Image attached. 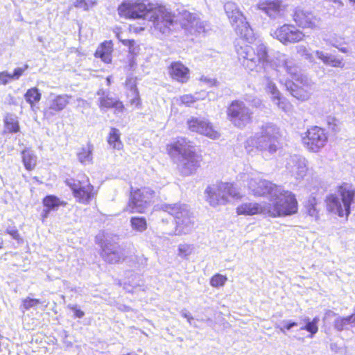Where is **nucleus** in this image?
<instances>
[{
	"label": "nucleus",
	"instance_id": "57",
	"mask_svg": "<svg viewBox=\"0 0 355 355\" xmlns=\"http://www.w3.org/2000/svg\"><path fill=\"white\" fill-rule=\"evenodd\" d=\"M7 232L10 236H12L13 239H19V234L18 233V231L15 227L8 229Z\"/></svg>",
	"mask_w": 355,
	"mask_h": 355
},
{
	"label": "nucleus",
	"instance_id": "2",
	"mask_svg": "<svg viewBox=\"0 0 355 355\" xmlns=\"http://www.w3.org/2000/svg\"><path fill=\"white\" fill-rule=\"evenodd\" d=\"M247 187L250 193L255 196L270 195L269 203L281 200V207L295 213L297 211V202L295 196L281 186L256 175L248 178Z\"/></svg>",
	"mask_w": 355,
	"mask_h": 355
},
{
	"label": "nucleus",
	"instance_id": "33",
	"mask_svg": "<svg viewBox=\"0 0 355 355\" xmlns=\"http://www.w3.org/2000/svg\"><path fill=\"white\" fill-rule=\"evenodd\" d=\"M21 155L23 163L26 169L28 171L33 170L36 166L37 157L31 150L28 149L24 150L21 153Z\"/></svg>",
	"mask_w": 355,
	"mask_h": 355
},
{
	"label": "nucleus",
	"instance_id": "45",
	"mask_svg": "<svg viewBox=\"0 0 355 355\" xmlns=\"http://www.w3.org/2000/svg\"><path fill=\"white\" fill-rule=\"evenodd\" d=\"M297 53L303 57L305 60L309 62H314V57L309 50L304 45H298L296 46Z\"/></svg>",
	"mask_w": 355,
	"mask_h": 355
},
{
	"label": "nucleus",
	"instance_id": "14",
	"mask_svg": "<svg viewBox=\"0 0 355 355\" xmlns=\"http://www.w3.org/2000/svg\"><path fill=\"white\" fill-rule=\"evenodd\" d=\"M201 157L195 150L188 151L187 153L179 157L178 168L184 176L193 174L200 167Z\"/></svg>",
	"mask_w": 355,
	"mask_h": 355
},
{
	"label": "nucleus",
	"instance_id": "58",
	"mask_svg": "<svg viewBox=\"0 0 355 355\" xmlns=\"http://www.w3.org/2000/svg\"><path fill=\"white\" fill-rule=\"evenodd\" d=\"M181 315L187 319V321L190 324H192L191 321L193 320V318L190 315V313L187 310H182Z\"/></svg>",
	"mask_w": 355,
	"mask_h": 355
},
{
	"label": "nucleus",
	"instance_id": "25",
	"mask_svg": "<svg viewBox=\"0 0 355 355\" xmlns=\"http://www.w3.org/2000/svg\"><path fill=\"white\" fill-rule=\"evenodd\" d=\"M71 98V96L67 94L54 96L51 94L48 108L55 112L62 111L69 104Z\"/></svg>",
	"mask_w": 355,
	"mask_h": 355
},
{
	"label": "nucleus",
	"instance_id": "8",
	"mask_svg": "<svg viewBox=\"0 0 355 355\" xmlns=\"http://www.w3.org/2000/svg\"><path fill=\"white\" fill-rule=\"evenodd\" d=\"M205 194L207 201L212 207L225 205L230 198L240 199L242 197L232 183L223 182L209 186L205 190Z\"/></svg>",
	"mask_w": 355,
	"mask_h": 355
},
{
	"label": "nucleus",
	"instance_id": "60",
	"mask_svg": "<svg viewBox=\"0 0 355 355\" xmlns=\"http://www.w3.org/2000/svg\"><path fill=\"white\" fill-rule=\"evenodd\" d=\"M51 211V209H49V208H46V209H43L42 214H41L43 220H44L45 218H46L49 216V214Z\"/></svg>",
	"mask_w": 355,
	"mask_h": 355
},
{
	"label": "nucleus",
	"instance_id": "42",
	"mask_svg": "<svg viewBox=\"0 0 355 355\" xmlns=\"http://www.w3.org/2000/svg\"><path fill=\"white\" fill-rule=\"evenodd\" d=\"M266 89L272 94V99H276L280 96V92L272 80L268 76H265Z\"/></svg>",
	"mask_w": 355,
	"mask_h": 355
},
{
	"label": "nucleus",
	"instance_id": "46",
	"mask_svg": "<svg viewBox=\"0 0 355 355\" xmlns=\"http://www.w3.org/2000/svg\"><path fill=\"white\" fill-rule=\"evenodd\" d=\"M193 246L190 244H180L178 246V256L187 259L193 251Z\"/></svg>",
	"mask_w": 355,
	"mask_h": 355
},
{
	"label": "nucleus",
	"instance_id": "63",
	"mask_svg": "<svg viewBox=\"0 0 355 355\" xmlns=\"http://www.w3.org/2000/svg\"><path fill=\"white\" fill-rule=\"evenodd\" d=\"M96 94L99 96V97L106 96V95H108V94L103 89H98L96 92Z\"/></svg>",
	"mask_w": 355,
	"mask_h": 355
},
{
	"label": "nucleus",
	"instance_id": "29",
	"mask_svg": "<svg viewBox=\"0 0 355 355\" xmlns=\"http://www.w3.org/2000/svg\"><path fill=\"white\" fill-rule=\"evenodd\" d=\"M224 9L231 24H234L237 20L243 19V15L239 10L237 5L235 3L232 1L225 3L224 5Z\"/></svg>",
	"mask_w": 355,
	"mask_h": 355
},
{
	"label": "nucleus",
	"instance_id": "21",
	"mask_svg": "<svg viewBox=\"0 0 355 355\" xmlns=\"http://www.w3.org/2000/svg\"><path fill=\"white\" fill-rule=\"evenodd\" d=\"M274 65L276 67V71H279L282 69L285 71L288 74L294 73L297 66L291 58L282 53H277L275 56Z\"/></svg>",
	"mask_w": 355,
	"mask_h": 355
},
{
	"label": "nucleus",
	"instance_id": "40",
	"mask_svg": "<svg viewBox=\"0 0 355 355\" xmlns=\"http://www.w3.org/2000/svg\"><path fill=\"white\" fill-rule=\"evenodd\" d=\"M26 101L33 106L35 103L40 101L41 98V93L36 87H33L27 90L24 95Z\"/></svg>",
	"mask_w": 355,
	"mask_h": 355
},
{
	"label": "nucleus",
	"instance_id": "47",
	"mask_svg": "<svg viewBox=\"0 0 355 355\" xmlns=\"http://www.w3.org/2000/svg\"><path fill=\"white\" fill-rule=\"evenodd\" d=\"M316 200L313 197L309 198L305 207L306 209L307 214L311 216H317L318 211L315 208Z\"/></svg>",
	"mask_w": 355,
	"mask_h": 355
},
{
	"label": "nucleus",
	"instance_id": "7",
	"mask_svg": "<svg viewBox=\"0 0 355 355\" xmlns=\"http://www.w3.org/2000/svg\"><path fill=\"white\" fill-rule=\"evenodd\" d=\"M238 214L252 216L255 214L268 215L270 217H282L290 216L295 212L290 211L284 207H281V200L274 202H245L236 209Z\"/></svg>",
	"mask_w": 355,
	"mask_h": 355
},
{
	"label": "nucleus",
	"instance_id": "4",
	"mask_svg": "<svg viewBox=\"0 0 355 355\" xmlns=\"http://www.w3.org/2000/svg\"><path fill=\"white\" fill-rule=\"evenodd\" d=\"M236 53L243 67L250 71L261 73L273 66L269 59L268 47L264 44L241 46L236 48Z\"/></svg>",
	"mask_w": 355,
	"mask_h": 355
},
{
	"label": "nucleus",
	"instance_id": "50",
	"mask_svg": "<svg viewBox=\"0 0 355 355\" xmlns=\"http://www.w3.org/2000/svg\"><path fill=\"white\" fill-rule=\"evenodd\" d=\"M128 96H132V98L130 100L131 105H135L136 107H139L141 105V100L139 98V94L138 90H133V93L128 94Z\"/></svg>",
	"mask_w": 355,
	"mask_h": 355
},
{
	"label": "nucleus",
	"instance_id": "61",
	"mask_svg": "<svg viewBox=\"0 0 355 355\" xmlns=\"http://www.w3.org/2000/svg\"><path fill=\"white\" fill-rule=\"evenodd\" d=\"M337 314L335 313L334 311H331V310H328L326 313H325V315H324V320L328 318H330V317H332V316H336Z\"/></svg>",
	"mask_w": 355,
	"mask_h": 355
},
{
	"label": "nucleus",
	"instance_id": "51",
	"mask_svg": "<svg viewBox=\"0 0 355 355\" xmlns=\"http://www.w3.org/2000/svg\"><path fill=\"white\" fill-rule=\"evenodd\" d=\"M274 103L278 106V107L284 111H286L288 107V103L284 101V99L282 98L281 96L277 98L276 99H273Z\"/></svg>",
	"mask_w": 355,
	"mask_h": 355
},
{
	"label": "nucleus",
	"instance_id": "34",
	"mask_svg": "<svg viewBox=\"0 0 355 355\" xmlns=\"http://www.w3.org/2000/svg\"><path fill=\"white\" fill-rule=\"evenodd\" d=\"M92 150L93 148L89 145L86 148H82L77 153L78 161L84 165L91 164L92 162Z\"/></svg>",
	"mask_w": 355,
	"mask_h": 355
},
{
	"label": "nucleus",
	"instance_id": "39",
	"mask_svg": "<svg viewBox=\"0 0 355 355\" xmlns=\"http://www.w3.org/2000/svg\"><path fill=\"white\" fill-rule=\"evenodd\" d=\"M130 224L132 230L139 232H143L147 229V223L144 217H132Z\"/></svg>",
	"mask_w": 355,
	"mask_h": 355
},
{
	"label": "nucleus",
	"instance_id": "27",
	"mask_svg": "<svg viewBox=\"0 0 355 355\" xmlns=\"http://www.w3.org/2000/svg\"><path fill=\"white\" fill-rule=\"evenodd\" d=\"M290 76L296 82L295 83L297 84L299 87L313 91L314 83L306 75L302 73L299 71L297 67L294 71V73H291Z\"/></svg>",
	"mask_w": 355,
	"mask_h": 355
},
{
	"label": "nucleus",
	"instance_id": "64",
	"mask_svg": "<svg viewBox=\"0 0 355 355\" xmlns=\"http://www.w3.org/2000/svg\"><path fill=\"white\" fill-rule=\"evenodd\" d=\"M334 2L335 3H336L337 5H338L339 6H343V3L340 0H334Z\"/></svg>",
	"mask_w": 355,
	"mask_h": 355
},
{
	"label": "nucleus",
	"instance_id": "54",
	"mask_svg": "<svg viewBox=\"0 0 355 355\" xmlns=\"http://www.w3.org/2000/svg\"><path fill=\"white\" fill-rule=\"evenodd\" d=\"M181 102L187 105L196 101V98L192 95H183L180 97Z\"/></svg>",
	"mask_w": 355,
	"mask_h": 355
},
{
	"label": "nucleus",
	"instance_id": "44",
	"mask_svg": "<svg viewBox=\"0 0 355 355\" xmlns=\"http://www.w3.org/2000/svg\"><path fill=\"white\" fill-rule=\"evenodd\" d=\"M96 4V0H76L73 6L77 8H81L85 11L89 10L91 8Z\"/></svg>",
	"mask_w": 355,
	"mask_h": 355
},
{
	"label": "nucleus",
	"instance_id": "15",
	"mask_svg": "<svg viewBox=\"0 0 355 355\" xmlns=\"http://www.w3.org/2000/svg\"><path fill=\"white\" fill-rule=\"evenodd\" d=\"M293 19L296 24L301 28H318L321 24L320 18L312 12L301 8H295L293 13Z\"/></svg>",
	"mask_w": 355,
	"mask_h": 355
},
{
	"label": "nucleus",
	"instance_id": "28",
	"mask_svg": "<svg viewBox=\"0 0 355 355\" xmlns=\"http://www.w3.org/2000/svg\"><path fill=\"white\" fill-rule=\"evenodd\" d=\"M355 325V311L354 313L347 317L337 316L334 321V327L338 331L348 329V327Z\"/></svg>",
	"mask_w": 355,
	"mask_h": 355
},
{
	"label": "nucleus",
	"instance_id": "48",
	"mask_svg": "<svg viewBox=\"0 0 355 355\" xmlns=\"http://www.w3.org/2000/svg\"><path fill=\"white\" fill-rule=\"evenodd\" d=\"M227 278L220 274H216L214 275L210 279V284L213 287H219L225 284Z\"/></svg>",
	"mask_w": 355,
	"mask_h": 355
},
{
	"label": "nucleus",
	"instance_id": "38",
	"mask_svg": "<svg viewBox=\"0 0 355 355\" xmlns=\"http://www.w3.org/2000/svg\"><path fill=\"white\" fill-rule=\"evenodd\" d=\"M303 321L306 324L304 326L302 327L300 329L306 330L309 332L311 334L309 336V338H312L318 331V324L319 318L315 317L311 321L309 320V318H305Z\"/></svg>",
	"mask_w": 355,
	"mask_h": 355
},
{
	"label": "nucleus",
	"instance_id": "31",
	"mask_svg": "<svg viewBox=\"0 0 355 355\" xmlns=\"http://www.w3.org/2000/svg\"><path fill=\"white\" fill-rule=\"evenodd\" d=\"M112 51V45L111 42H103L96 49L95 56L100 58L102 61L105 63L111 62V53Z\"/></svg>",
	"mask_w": 355,
	"mask_h": 355
},
{
	"label": "nucleus",
	"instance_id": "22",
	"mask_svg": "<svg viewBox=\"0 0 355 355\" xmlns=\"http://www.w3.org/2000/svg\"><path fill=\"white\" fill-rule=\"evenodd\" d=\"M315 54L316 57L327 66L336 68H343L345 66L343 58L319 50L315 51Z\"/></svg>",
	"mask_w": 355,
	"mask_h": 355
},
{
	"label": "nucleus",
	"instance_id": "18",
	"mask_svg": "<svg viewBox=\"0 0 355 355\" xmlns=\"http://www.w3.org/2000/svg\"><path fill=\"white\" fill-rule=\"evenodd\" d=\"M257 7L271 19H277L284 15V7L280 0H266L260 1Z\"/></svg>",
	"mask_w": 355,
	"mask_h": 355
},
{
	"label": "nucleus",
	"instance_id": "10",
	"mask_svg": "<svg viewBox=\"0 0 355 355\" xmlns=\"http://www.w3.org/2000/svg\"><path fill=\"white\" fill-rule=\"evenodd\" d=\"M65 182L72 190L73 196L79 202L89 203L94 196V187L90 184L87 177L82 175H79V179H67Z\"/></svg>",
	"mask_w": 355,
	"mask_h": 355
},
{
	"label": "nucleus",
	"instance_id": "35",
	"mask_svg": "<svg viewBox=\"0 0 355 355\" xmlns=\"http://www.w3.org/2000/svg\"><path fill=\"white\" fill-rule=\"evenodd\" d=\"M108 144L114 149H121L123 146L122 142L120 140V132L115 128H112L109 133Z\"/></svg>",
	"mask_w": 355,
	"mask_h": 355
},
{
	"label": "nucleus",
	"instance_id": "20",
	"mask_svg": "<svg viewBox=\"0 0 355 355\" xmlns=\"http://www.w3.org/2000/svg\"><path fill=\"white\" fill-rule=\"evenodd\" d=\"M170 76L179 83H187L189 78V69L181 62H173L168 67Z\"/></svg>",
	"mask_w": 355,
	"mask_h": 355
},
{
	"label": "nucleus",
	"instance_id": "32",
	"mask_svg": "<svg viewBox=\"0 0 355 355\" xmlns=\"http://www.w3.org/2000/svg\"><path fill=\"white\" fill-rule=\"evenodd\" d=\"M173 148L176 151L180 156L183 155L194 150L193 147L191 145L190 141L185 138H179L173 144Z\"/></svg>",
	"mask_w": 355,
	"mask_h": 355
},
{
	"label": "nucleus",
	"instance_id": "12",
	"mask_svg": "<svg viewBox=\"0 0 355 355\" xmlns=\"http://www.w3.org/2000/svg\"><path fill=\"white\" fill-rule=\"evenodd\" d=\"M327 141L324 130L318 126L309 129L303 138V143L312 152H318L323 148Z\"/></svg>",
	"mask_w": 355,
	"mask_h": 355
},
{
	"label": "nucleus",
	"instance_id": "1",
	"mask_svg": "<svg viewBox=\"0 0 355 355\" xmlns=\"http://www.w3.org/2000/svg\"><path fill=\"white\" fill-rule=\"evenodd\" d=\"M118 12L120 16L132 19H149L154 27L162 34H167L171 27L178 21L177 17L165 6H156L148 0L123 3Z\"/></svg>",
	"mask_w": 355,
	"mask_h": 355
},
{
	"label": "nucleus",
	"instance_id": "17",
	"mask_svg": "<svg viewBox=\"0 0 355 355\" xmlns=\"http://www.w3.org/2000/svg\"><path fill=\"white\" fill-rule=\"evenodd\" d=\"M286 168L291 175L296 180L304 178L308 170L306 159L297 155L290 156L287 159Z\"/></svg>",
	"mask_w": 355,
	"mask_h": 355
},
{
	"label": "nucleus",
	"instance_id": "53",
	"mask_svg": "<svg viewBox=\"0 0 355 355\" xmlns=\"http://www.w3.org/2000/svg\"><path fill=\"white\" fill-rule=\"evenodd\" d=\"M125 86L130 90V94L133 93V90L135 89L138 90L136 86L135 80L132 78H127L125 81Z\"/></svg>",
	"mask_w": 355,
	"mask_h": 355
},
{
	"label": "nucleus",
	"instance_id": "37",
	"mask_svg": "<svg viewBox=\"0 0 355 355\" xmlns=\"http://www.w3.org/2000/svg\"><path fill=\"white\" fill-rule=\"evenodd\" d=\"M44 206L51 210H56L60 206H65L67 202L61 201L55 196H47L43 200Z\"/></svg>",
	"mask_w": 355,
	"mask_h": 355
},
{
	"label": "nucleus",
	"instance_id": "9",
	"mask_svg": "<svg viewBox=\"0 0 355 355\" xmlns=\"http://www.w3.org/2000/svg\"><path fill=\"white\" fill-rule=\"evenodd\" d=\"M227 118L236 127L243 128L251 123L252 112L241 101H233L227 107Z\"/></svg>",
	"mask_w": 355,
	"mask_h": 355
},
{
	"label": "nucleus",
	"instance_id": "24",
	"mask_svg": "<svg viewBox=\"0 0 355 355\" xmlns=\"http://www.w3.org/2000/svg\"><path fill=\"white\" fill-rule=\"evenodd\" d=\"M285 87L293 96L302 101L308 100L312 93V91L299 87L293 81H286Z\"/></svg>",
	"mask_w": 355,
	"mask_h": 355
},
{
	"label": "nucleus",
	"instance_id": "55",
	"mask_svg": "<svg viewBox=\"0 0 355 355\" xmlns=\"http://www.w3.org/2000/svg\"><path fill=\"white\" fill-rule=\"evenodd\" d=\"M68 306L73 311L76 318H82L85 315V313L80 309H78L76 305L69 304Z\"/></svg>",
	"mask_w": 355,
	"mask_h": 355
},
{
	"label": "nucleus",
	"instance_id": "52",
	"mask_svg": "<svg viewBox=\"0 0 355 355\" xmlns=\"http://www.w3.org/2000/svg\"><path fill=\"white\" fill-rule=\"evenodd\" d=\"M12 80L10 77V73L7 71L0 73V85H6L10 80Z\"/></svg>",
	"mask_w": 355,
	"mask_h": 355
},
{
	"label": "nucleus",
	"instance_id": "30",
	"mask_svg": "<svg viewBox=\"0 0 355 355\" xmlns=\"http://www.w3.org/2000/svg\"><path fill=\"white\" fill-rule=\"evenodd\" d=\"M183 16L186 21L182 22L181 24L182 27L186 29H189V28H192L193 26H196V31L198 33H205L206 28L203 24V22H200L196 19V18L188 12H184L183 13Z\"/></svg>",
	"mask_w": 355,
	"mask_h": 355
},
{
	"label": "nucleus",
	"instance_id": "26",
	"mask_svg": "<svg viewBox=\"0 0 355 355\" xmlns=\"http://www.w3.org/2000/svg\"><path fill=\"white\" fill-rule=\"evenodd\" d=\"M234 27L237 35L249 40L253 35L252 29L250 28L249 24L245 21V17L243 15L242 20H237L234 24H231Z\"/></svg>",
	"mask_w": 355,
	"mask_h": 355
},
{
	"label": "nucleus",
	"instance_id": "49",
	"mask_svg": "<svg viewBox=\"0 0 355 355\" xmlns=\"http://www.w3.org/2000/svg\"><path fill=\"white\" fill-rule=\"evenodd\" d=\"M28 68L27 64H25L24 67H18L14 70L13 73H10V77L12 80H18L23 73Z\"/></svg>",
	"mask_w": 355,
	"mask_h": 355
},
{
	"label": "nucleus",
	"instance_id": "16",
	"mask_svg": "<svg viewBox=\"0 0 355 355\" xmlns=\"http://www.w3.org/2000/svg\"><path fill=\"white\" fill-rule=\"evenodd\" d=\"M189 129L192 132H196L205 135L211 139L219 137V133L214 130L213 125L203 118L191 117L187 121Z\"/></svg>",
	"mask_w": 355,
	"mask_h": 355
},
{
	"label": "nucleus",
	"instance_id": "5",
	"mask_svg": "<svg viewBox=\"0 0 355 355\" xmlns=\"http://www.w3.org/2000/svg\"><path fill=\"white\" fill-rule=\"evenodd\" d=\"M355 196V189L352 184L343 183L337 193L330 194L326 197L325 202L327 210L340 217H348L351 213V205Z\"/></svg>",
	"mask_w": 355,
	"mask_h": 355
},
{
	"label": "nucleus",
	"instance_id": "13",
	"mask_svg": "<svg viewBox=\"0 0 355 355\" xmlns=\"http://www.w3.org/2000/svg\"><path fill=\"white\" fill-rule=\"evenodd\" d=\"M273 36L282 44H288L302 40L305 35L294 25L286 24L278 28L274 32Z\"/></svg>",
	"mask_w": 355,
	"mask_h": 355
},
{
	"label": "nucleus",
	"instance_id": "6",
	"mask_svg": "<svg viewBox=\"0 0 355 355\" xmlns=\"http://www.w3.org/2000/svg\"><path fill=\"white\" fill-rule=\"evenodd\" d=\"M163 211L173 216L175 221V234L181 235L190 233L195 226V217L186 204H164Z\"/></svg>",
	"mask_w": 355,
	"mask_h": 355
},
{
	"label": "nucleus",
	"instance_id": "56",
	"mask_svg": "<svg viewBox=\"0 0 355 355\" xmlns=\"http://www.w3.org/2000/svg\"><path fill=\"white\" fill-rule=\"evenodd\" d=\"M284 327L280 328L281 331L284 333H285L284 329L290 330L291 328L296 327L297 325V322L292 321H284Z\"/></svg>",
	"mask_w": 355,
	"mask_h": 355
},
{
	"label": "nucleus",
	"instance_id": "3",
	"mask_svg": "<svg viewBox=\"0 0 355 355\" xmlns=\"http://www.w3.org/2000/svg\"><path fill=\"white\" fill-rule=\"evenodd\" d=\"M279 130L277 125L267 123L261 125L259 132L245 142V148L250 153L254 150L272 155L279 148Z\"/></svg>",
	"mask_w": 355,
	"mask_h": 355
},
{
	"label": "nucleus",
	"instance_id": "11",
	"mask_svg": "<svg viewBox=\"0 0 355 355\" xmlns=\"http://www.w3.org/2000/svg\"><path fill=\"white\" fill-rule=\"evenodd\" d=\"M154 195L155 192L147 187L131 192L128 209L131 212L144 213L150 206Z\"/></svg>",
	"mask_w": 355,
	"mask_h": 355
},
{
	"label": "nucleus",
	"instance_id": "41",
	"mask_svg": "<svg viewBox=\"0 0 355 355\" xmlns=\"http://www.w3.org/2000/svg\"><path fill=\"white\" fill-rule=\"evenodd\" d=\"M42 302L38 299H33L29 297H26V299L23 300L22 304L20 306V309L23 313L25 312V311H27L30 309L31 308L37 306L39 304H41Z\"/></svg>",
	"mask_w": 355,
	"mask_h": 355
},
{
	"label": "nucleus",
	"instance_id": "36",
	"mask_svg": "<svg viewBox=\"0 0 355 355\" xmlns=\"http://www.w3.org/2000/svg\"><path fill=\"white\" fill-rule=\"evenodd\" d=\"M4 124L6 131L10 133H16L19 131V122L16 117L12 114H6L4 119Z\"/></svg>",
	"mask_w": 355,
	"mask_h": 355
},
{
	"label": "nucleus",
	"instance_id": "23",
	"mask_svg": "<svg viewBox=\"0 0 355 355\" xmlns=\"http://www.w3.org/2000/svg\"><path fill=\"white\" fill-rule=\"evenodd\" d=\"M99 107L103 108H114L115 114L123 113L125 110V107L121 101L119 99L112 98L110 95L106 96H101L98 98Z\"/></svg>",
	"mask_w": 355,
	"mask_h": 355
},
{
	"label": "nucleus",
	"instance_id": "59",
	"mask_svg": "<svg viewBox=\"0 0 355 355\" xmlns=\"http://www.w3.org/2000/svg\"><path fill=\"white\" fill-rule=\"evenodd\" d=\"M200 80L211 86L215 85V83H216V80L215 79H211L205 76H202Z\"/></svg>",
	"mask_w": 355,
	"mask_h": 355
},
{
	"label": "nucleus",
	"instance_id": "62",
	"mask_svg": "<svg viewBox=\"0 0 355 355\" xmlns=\"http://www.w3.org/2000/svg\"><path fill=\"white\" fill-rule=\"evenodd\" d=\"M122 42L125 45H128L130 48L132 46H133L134 44H135V41L134 40H123Z\"/></svg>",
	"mask_w": 355,
	"mask_h": 355
},
{
	"label": "nucleus",
	"instance_id": "19",
	"mask_svg": "<svg viewBox=\"0 0 355 355\" xmlns=\"http://www.w3.org/2000/svg\"><path fill=\"white\" fill-rule=\"evenodd\" d=\"M101 257L107 263H116L123 259V250L118 243L106 241L102 247Z\"/></svg>",
	"mask_w": 355,
	"mask_h": 355
},
{
	"label": "nucleus",
	"instance_id": "43",
	"mask_svg": "<svg viewBox=\"0 0 355 355\" xmlns=\"http://www.w3.org/2000/svg\"><path fill=\"white\" fill-rule=\"evenodd\" d=\"M266 89L272 94V99H276L280 96V92L272 80L268 76H265Z\"/></svg>",
	"mask_w": 355,
	"mask_h": 355
}]
</instances>
